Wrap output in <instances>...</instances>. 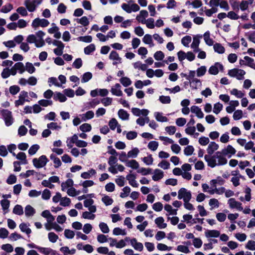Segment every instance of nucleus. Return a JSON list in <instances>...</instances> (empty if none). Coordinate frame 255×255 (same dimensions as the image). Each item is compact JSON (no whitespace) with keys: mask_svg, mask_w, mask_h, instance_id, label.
I'll return each mask as SVG.
<instances>
[{"mask_svg":"<svg viewBox=\"0 0 255 255\" xmlns=\"http://www.w3.org/2000/svg\"><path fill=\"white\" fill-rule=\"evenodd\" d=\"M204 159L207 162L208 166L211 168L224 165L228 161L226 157L221 151H217L212 155H205Z\"/></svg>","mask_w":255,"mask_h":255,"instance_id":"nucleus-1","label":"nucleus"},{"mask_svg":"<svg viewBox=\"0 0 255 255\" xmlns=\"http://www.w3.org/2000/svg\"><path fill=\"white\" fill-rule=\"evenodd\" d=\"M0 115L4 121L5 125L7 127L11 126L13 123V118L12 113L6 109H2L0 111Z\"/></svg>","mask_w":255,"mask_h":255,"instance_id":"nucleus-2","label":"nucleus"},{"mask_svg":"<svg viewBox=\"0 0 255 255\" xmlns=\"http://www.w3.org/2000/svg\"><path fill=\"white\" fill-rule=\"evenodd\" d=\"M48 161V158L44 155L40 156L38 158H34L32 160L33 165L37 168L43 167Z\"/></svg>","mask_w":255,"mask_h":255,"instance_id":"nucleus-3","label":"nucleus"},{"mask_svg":"<svg viewBox=\"0 0 255 255\" xmlns=\"http://www.w3.org/2000/svg\"><path fill=\"white\" fill-rule=\"evenodd\" d=\"M228 74L232 77H236L238 80H241L244 79L246 72L242 69L234 68L229 70Z\"/></svg>","mask_w":255,"mask_h":255,"instance_id":"nucleus-4","label":"nucleus"},{"mask_svg":"<svg viewBox=\"0 0 255 255\" xmlns=\"http://www.w3.org/2000/svg\"><path fill=\"white\" fill-rule=\"evenodd\" d=\"M178 198L183 199L184 202H189L191 199V193L184 188H181L178 191Z\"/></svg>","mask_w":255,"mask_h":255,"instance_id":"nucleus-5","label":"nucleus"},{"mask_svg":"<svg viewBox=\"0 0 255 255\" xmlns=\"http://www.w3.org/2000/svg\"><path fill=\"white\" fill-rule=\"evenodd\" d=\"M49 24V22L48 20L44 18L40 19L39 18H36L32 21L31 26L32 28L36 29L39 26L45 27Z\"/></svg>","mask_w":255,"mask_h":255,"instance_id":"nucleus-6","label":"nucleus"},{"mask_svg":"<svg viewBox=\"0 0 255 255\" xmlns=\"http://www.w3.org/2000/svg\"><path fill=\"white\" fill-rule=\"evenodd\" d=\"M228 204L231 209H236L240 211L243 210L242 203L237 201L234 198L229 199L228 201Z\"/></svg>","mask_w":255,"mask_h":255,"instance_id":"nucleus-7","label":"nucleus"},{"mask_svg":"<svg viewBox=\"0 0 255 255\" xmlns=\"http://www.w3.org/2000/svg\"><path fill=\"white\" fill-rule=\"evenodd\" d=\"M223 68L224 67L222 64L216 62L209 68L208 72L211 75H216L218 74L219 69L222 71Z\"/></svg>","mask_w":255,"mask_h":255,"instance_id":"nucleus-8","label":"nucleus"},{"mask_svg":"<svg viewBox=\"0 0 255 255\" xmlns=\"http://www.w3.org/2000/svg\"><path fill=\"white\" fill-rule=\"evenodd\" d=\"M222 154L226 156H228V158H230L232 155L236 153V149L231 145H228L227 147L222 149L221 151Z\"/></svg>","mask_w":255,"mask_h":255,"instance_id":"nucleus-9","label":"nucleus"},{"mask_svg":"<svg viewBox=\"0 0 255 255\" xmlns=\"http://www.w3.org/2000/svg\"><path fill=\"white\" fill-rule=\"evenodd\" d=\"M220 235V232L216 230H208L205 232V235L207 238H218Z\"/></svg>","mask_w":255,"mask_h":255,"instance_id":"nucleus-10","label":"nucleus"},{"mask_svg":"<svg viewBox=\"0 0 255 255\" xmlns=\"http://www.w3.org/2000/svg\"><path fill=\"white\" fill-rule=\"evenodd\" d=\"M121 86L120 84L117 83L114 87H112L111 90V92L113 95L117 96H122L123 95V92L121 90Z\"/></svg>","mask_w":255,"mask_h":255,"instance_id":"nucleus-11","label":"nucleus"},{"mask_svg":"<svg viewBox=\"0 0 255 255\" xmlns=\"http://www.w3.org/2000/svg\"><path fill=\"white\" fill-rule=\"evenodd\" d=\"M219 148V145L214 141L209 143L207 149L208 155H212L215 151L217 150Z\"/></svg>","mask_w":255,"mask_h":255,"instance_id":"nucleus-12","label":"nucleus"},{"mask_svg":"<svg viewBox=\"0 0 255 255\" xmlns=\"http://www.w3.org/2000/svg\"><path fill=\"white\" fill-rule=\"evenodd\" d=\"M130 244L134 250L141 252L143 249V246L141 243L137 242L135 238H133L130 240Z\"/></svg>","mask_w":255,"mask_h":255,"instance_id":"nucleus-13","label":"nucleus"},{"mask_svg":"<svg viewBox=\"0 0 255 255\" xmlns=\"http://www.w3.org/2000/svg\"><path fill=\"white\" fill-rule=\"evenodd\" d=\"M135 175L133 174H129L126 176V179L128 181V183L131 186L133 187H137L138 184L135 180Z\"/></svg>","mask_w":255,"mask_h":255,"instance_id":"nucleus-14","label":"nucleus"},{"mask_svg":"<svg viewBox=\"0 0 255 255\" xmlns=\"http://www.w3.org/2000/svg\"><path fill=\"white\" fill-rule=\"evenodd\" d=\"M191 112L192 113L196 114V116L200 119H202L204 117V114L202 112L200 108L196 106H192L191 107Z\"/></svg>","mask_w":255,"mask_h":255,"instance_id":"nucleus-15","label":"nucleus"},{"mask_svg":"<svg viewBox=\"0 0 255 255\" xmlns=\"http://www.w3.org/2000/svg\"><path fill=\"white\" fill-rule=\"evenodd\" d=\"M24 4L28 10L30 12H33L36 8L32 0H25Z\"/></svg>","mask_w":255,"mask_h":255,"instance_id":"nucleus-16","label":"nucleus"},{"mask_svg":"<svg viewBox=\"0 0 255 255\" xmlns=\"http://www.w3.org/2000/svg\"><path fill=\"white\" fill-rule=\"evenodd\" d=\"M26 41L29 43H34L36 47H41V46H38L39 45L38 44V40L35 34L29 35L26 38Z\"/></svg>","mask_w":255,"mask_h":255,"instance_id":"nucleus-17","label":"nucleus"},{"mask_svg":"<svg viewBox=\"0 0 255 255\" xmlns=\"http://www.w3.org/2000/svg\"><path fill=\"white\" fill-rule=\"evenodd\" d=\"M45 34V33L41 30L37 31L35 34L38 40V44L39 45V46H41V47L45 45V41L43 39Z\"/></svg>","mask_w":255,"mask_h":255,"instance_id":"nucleus-18","label":"nucleus"},{"mask_svg":"<svg viewBox=\"0 0 255 255\" xmlns=\"http://www.w3.org/2000/svg\"><path fill=\"white\" fill-rule=\"evenodd\" d=\"M163 172L158 169H156L154 171V174L152 177V179L155 181H158L163 177Z\"/></svg>","mask_w":255,"mask_h":255,"instance_id":"nucleus-19","label":"nucleus"},{"mask_svg":"<svg viewBox=\"0 0 255 255\" xmlns=\"http://www.w3.org/2000/svg\"><path fill=\"white\" fill-rule=\"evenodd\" d=\"M53 99L55 101H58L60 102H64L67 100V98L64 94H63L60 92H56L54 93Z\"/></svg>","mask_w":255,"mask_h":255,"instance_id":"nucleus-20","label":"nucleus"},{"mask_svg":"<svg viewBox=\"0 0 255 255\" xmlns=\"http://www.w3.org/2000/svg\"><path fill=\"white\" fill-rule=\"evenodd\" d=\"M203 37L207 45L210 46L214 45V41L210 38V33L209 31H207L204 33Z\"/></svg>","mask_w":255,"mask_h":255,"instance_id":"nucleus-21","label":"nucleus"},{"mask_svg":"<svg viewBox=\"0 0 255 255\" xmlns=\"http://www.w3.org/2000/svg\"><path fill=\"white\" fill-rule=\"evenodd\" d=\"M190 87L192 89H197L201 86V82L197 78L189 81Z\"/></svg>","mask_w":255,"mask_h":255,"instance_id":"nucleus-22","label":"nucleus"},{"mask_svg":"<svg viewBox=\"0 0 255 255\" xmlns=\"http://www.w3.org/2000/svg\"><path fill=\"white\" fill-rule=\"evenodd\" d=\"M126 165L133 169H137L139 168L138 163L134 159L126 161Z\"/></svg>","mask_w":255,"mask_h":255,"instance_id":"nucleus-23","label":"nucleus"},{"mask_svg":"<svg viewBox=\"0 0 255 255\" xmlns=\"http://www.w3.org/2000/svg\"><path fill=\"white\" fill-rule=\"evenodd\" d=\"M73 185V181L71 179H67L65 182L61 183V190L64 191L68 188H71Z\"/></svg>","mask_w":255,"mask_h":255,"instance_id":"nucleus-24","label":"nucleus"},{"mask_svg":"<svg viewBox=\"0 0 255 255\" xmlns=\"http://www.w3.org/2000/svg\"><path fill=\"white\" fill-rule=\"evenodd\" d=\"M142 41L145 44H148L150 47L154 46L152 36L149 34H146L144 36Z\"/></svg>","mask_w":255,"mask_h":255,"instance_id":"nucleus-25","label":"nucleus"},{"mask_svg":"<svg viewBox=\"0 0 255 255\" xmlns=\"http://www.w3.org/2000/svg\"><path fill=\"white\" fill-rule=\"evenodd\" d=\"M164 220L163 217H159L155 219V223L159 229H164L166 227L167 224L164 223Z\"/></svg>","mask_w":255,"mask_h":255,"instance_id":"nucleus-26","label":"nucleus"},{"mask_svg":"<svg viewBox=\"0 0 255 255\" xmlns=\"http://www.w3.org/2000/svg\"><path fill=\"white\" fill-rule=\"evenodd\" d=\"M96 174V170L94 169H91L87 172H83L81 174V177L84 179H89L91 176L95 175Z\"/></svg>","mask_w":255,"mask_h":255,"instance_id":"nucleus-27","label":"nucleus"},{"mask_svg":"<svg viewBox=\"0 0 255 255\" xmlns=\"http://www.w3.org/2000/svg\"><path fill=\"white\" fill-rule=\"evenodd\" d=\"M83 121L86 122L88 120L92 119L94 116V113L92 111H89L86 113L81 115Z\"/></svg>","mask_w":255,"mask_h":255,"instance_id":"nucleus-28","label":"nucleus"},{"mask_svg":"<svg viewBox=\"0 0 255 255\" xmlns=\"http://www.w3.org/2000/svg\"><path fill=\"white\" fill-rule=\"evenodd\" d=\"M50 158L53 160L55 168H57L61 165V160L54 154H51L50 156Z\"/></svg>","mask_w":255,"mask_h":255,"instance_id":"nucleus-29","label":"nucleus"},{"mask_svg":"<svg viewBox=\"0 0 255 255\" xmlns=\"http://www.w3.org/2000/svg\"><path fill=\"white\" fill-rule=\"evenodd\" d=\"M24 212L26 217H30L35 214V210L31 206L28 205L25 208Z\"/></svg>","mask_w":255,"mask_h":255,"instance_id":"nucleus-30","label":"nucleus"},{"mask_svg":"<svg viewBox=\"0 0 255 255\" xmlns=\"http://www.w3.org/2000/svg\"><path fill=\"white\" fill-rule=\"evenodd\" d=\"M213 48L215 52L219 54H223L225 52V48L219 43H216L213 45Z\"/></svg>","mask_w":255,"mask_h":255,"instance_id":"nucleus-31","label":"nucleus"},{"mask_svg":"<svg viewBox=\"0 0 255 255\" xmlns=\"http://www.w3.org/2000/svg\"><path fill=\"white\" fill-rule=\"evenodd\" d=\"M118 114L119 118L122 120L126 121L128 120L129 119V114L126 111L123 109H120L118 111Z\"/></svg>","mask_w":255,"mask_h":255,"instance_id":"nucleus-32","label":"nucleus"},{"mask_svg":"<svg viewBox=\"0 0 255 255\" xmlns=\"http://www.w3.org/2000/svg\"><path fill=\"white\" fill-rule=\"evenodd\" d=\"M109 58L112 60L118 61L119 63L122 62V58L119 56V54L116 51H112L109 55Z\"/></svg>","mask_w":255,"mask_h":255,"instance_id":"nucleus-33","label":"nucleus"},{"mask_svg":"<svg viewBox=\"0 0 255 255\" xmlns=\"http://www.w3.org/2000/svg\"><path fill=\"white\" fill-rule=\"evenodd\" d=\"M155 119L160 122H166L168 121L167 117L163 116L162 114L159 112H155L154 113Z\"/></svg>","mask_w":255,"mask_h":255,"instance_id":"nucleus-34","label":"nucleus"},{"mask_svg":"<svg viewBox=\"0 0 255 255\" xmlns=\"http://www.w3.org/2000/svg\"><path fill=\"white\" fill-rule=\"evenodd\" d=\"M12 212L13 214L17 215H22L23 214V209L22 207L20 205H16L13 209Z\"/></svg>","mask_w":255,"mask_h":255,"instance_id":"nucleus-35","label":"nucleus"},{"mask_svg":"<svg viewBox=\"0 0 255 255\" xmlns=\"http://www.w3.org/2000/svg\"><path fill=\"white\" fill-rule=\"evenodd\" d=\"M100 103V101L99 100L94 99L86 103V107L88 109L94 108L97 105L99 104Z\"/></svg>","mask_w":255,"mask_h":255,"instance_id":"nucleus-36","label":"nucleus"},{"mask_svg":"<svg viewBox=\"0 0 255 255\" xmlns=\"http://www.w3.org/2000/svg\"><path fill=\"white\" fill-rule=\"evenodd\" d=\"M229 2L233 10L236 12L239 11L240 2L238 0H229Z\"/></svg>","mask_w":255,"mask_h":255,"instance_id":"nucleus-37","label":"nucleus"},{"mask_svg":"<svg viewBox=\"0 0 255 255\" xmlns=\"http://www.w3.org/2000/svg\"><path fill=\"white\" fill-rule=\"evenodd\" d=\"M120 83L124 86V87H128L132 83L130 79L127 77H123L120 79Z\"/></svg>","mask_w":255,"mask_h":255,"instance_id":"nucleus-38","label":"nucleus"},{"mask_svg":"<svg viewBox=\"0 0 255 255\" xmlns=\"http://www.w3.org/2000/svg\"><path fill=\"white\" fill-rule=\"evenodd\" d=\"M75 20L78 23L84 26H86L89 25V21L88 20V18L86 16H84L82 17L81 18H77L75 19Z\"/></svg>","mask_w":255,"mask_h":255,"instance_id":"nucleus-39","label":"nucleus"},{"mask_svg":"<svg viewBox=\"0 0 255 255\" xmlns=\"http://www.w3.org/2000/svg\"><path fill=\"white\" fill-rule=\"evenodd\" d=\"M25 71L29 74H32L35 71V68L31 63L27 62L25 63Z\"/></svg>","mask_w":255,"mask_h":255,"instance_id":"nucleus-40","label":"nucleus"},{"mask_svg":"<svg viewBox=\"0 0 255 255\" xmlns=\"http://www.w3.org/2000/svg\"><path fill=\"white\" fill-rule=\"evenodd\" d=\"M19 228L21 232L25 233L28 235L31 233V229L24 223H21L19 225Z\"/></svg>","mask_w":255,"mask_h":255,"instance_id":"nucleus-41","label":"nucleus"},{"mask_svg":"<svg viewBox=\"0 0 255 255\" xmlns=\"http://www.w3.org/2000/svg\"><path fill=\"white\" fill-rule=\"evenodd\" d=\"M13 66L20 74H22L25 71V67L22 62H17Z\"/></svg>","mask_w":255,"mask_h":255,"instance_id":"nucleus-42","label":"nucleus"},{"mask_svg":"<svg viewBox=\"0 0 255 255\" xmlns=\"http://www.w3.org/2000/svg\"><path fill=\"white\" fill-rule=\"evenodd\" d=\"M102 201L105 204L106 206L111 205L114 202L112 198L106 195H104L102 198Z\"/></svg>","mask_w":255,"mask_h":255,"instance_id":"nucleus-43","label":"nucleus"},{"mask_svg":"<svg viewBox=\"0 0 255 255\" xmlns=\"http://www.w3.org/2000/svg\"><path fill=\"white\" fill-rule=\"evenodd\" d=\"M38 251L45 255H50L54 252L53 250L49 248H43L39 247Z\"/></svg>","mask_w":255,"mask_h":255,"instance_id":"nucleus-44","label":"nucleus"},{"mask_svg":"<svg viewBox=\"0 0 255 255\" xmlns=\"http://www.w3.org/2000/svg\"><path fill=\"white\" fill-rule=\"evenodd\" d=\"M133 67L135 69H141L142 71H145L147 68V66L145 64H142L140 61L133 63Z\"/></svg>","mask_w":255,"mask_h":255,"instance_id":"nucleus-45","label":"nucleus"},{"mask_svg":"<svg viewBox=\"0 0 255 255\" xmlns=\"http://www.w3.org/2000/svg\"><path fill=\"white\" fill-rule=\"evenodd\" d=\"M96 49L95 45L94 44H91L84 48V53L86 55H90Z\"/></svg>","mask_w":255,"mask_h":255,"instance_id":"nucleus-46","label":"nucleus"},{"mask_svg":"<svg viewBox=\"0 0 255 255\" xmlns=\"http://www.w3.org/2000/svg\"><path fill=\"white\" fill-rule=\"evenodd\" d=\"M139 152V151L137 148H134L128 152L127 156L129 158H135L137 156Z\"/></svg>","mask_w":255,"mask_h":255,"instance_id":"nucleus-47","label":"nucleus"},{"mask_svg":"<svg viewBox=\"0 0 255 255\" xmlns=\"http://www.w3.org/2000/svg\"><path fill=\"white\" fill-rule=\"evenodd\" d=\"M16 158L21 160L22 163L24 164H27L26 156L25 153L20 152L16 155Z\"/></svg>","mask_w":255,"mask_h":255,"instance_id":"nucleus-48","label":"nucleus"},{"mask_svg":"<svg viewBox=\"0 0 255 255\" xmlns=\"http://www.w3.org/2000/svg\"><path fill=\"white\" fill-rule=\"evenodd\" d=\"M49 83V86H51L52 85H54L55 86L61 87V84H60L58 82V80L55 77H50L48 79V81Z\"/></svg>","mask_w":255,"mask_h":255,"instance_id":"nucleus-49","label":"nucleus"},{"mask_svg":"<svg viewBox=\"0 0 255 255\" xmlns=\"http://www.w3.org/2000/svg\"><path fill=\"white\" fill-rule=\"evenodd\" d=\"M158 146V142L154 140L150 141L147 145L148 148L153 151L157 149Z\"/></svg>","mask_w":255,"mask_h":255,"instance_id":"nucleus-50","label":"nucleus"},{"mask_svg":"<svg viewBox=\"0 0 255 255\" xmlns=\"http://www.w3.org/2000/svg\"><path fill=\"white\" fill-rule=\"evenodd\" d=\"M92 78V74L90 72L85 73L82 77V83H86L89 81Z\"/></svg>","mask_w":255,"mask_h":255,"instance_id":"nucleus-51","label":"nucleus"},{"mask_svg":"<svg viewBox=\"0 0 255 255\" xmlns=\"http://www.w3.org/2000/svg\"><path fill=\"white\" fill-rule=\"evenodd\" d=\"M79 128L83 132H89L91 131L92 127L90 124L85 123L81 125Z\"/></svg>","mask_w":255,"mask_h":255,"instance_id":"nucleus-52","label":"nucleus"},{"mask_svg":"<svg viewBox=\"0 0 255 255\" xmlns=\"http://www.w3.org/2000/svg\"><path fill=\"white\" fill-rule=\"evenodd\" d=\"M0 204L2 209L5 211L6 210H8L10 205V202L7 199H3L1 200Z\"/></svg>","mask_w":255,"mask_h":255,"instance_id":"nucleus-53","label":"nucleus"},{"mask_svg":"<svg viewBox=\"0 0 255 255\" xmlns=\"http://www.w3.org/2000/svg\"><path fill=\"white\" fill-rule=\"evenodd\" d=\"M20 88L17 85H13L9 87V91L12 95L17 94L20 91Z\"/></svg>","mask_w":255,"mask_h":255,"instance_id":"nucleus-54","label":"nucleus"},{"mask_svg":"<svg viewBox=\"0 0 255 255\" xmlns=\"http://www.w3.org/2000/svg\"><path fill=\"white\" fill-rule=\"evenodd\" d=\"M194 151V148L193 146L188 145L185 148L184 153L186 156H190L193 154Z\"/></svg>","mask_w":255,"mask_h":255,"instance_id":"nucleus-55","label":"nucleus"},{"mask_svg":"<svg viewBox=\"0 0 255 255\" xmlns=\"http://www.w3.org/2000/svg\"><path fill=\"white\" fill-rule=\"evenodd\" d=\"M99 228L101 231L104 234L108 233L110 231L107 224L104 222H101L99 224Z\"/></svg>","mask_w":255,"mask_h":255,"instance_id":"nucleus-56","label":"nucleus"},{"mask_svg":"<svg viewBox=\"0 0 255 255\" xmlns=\"http://www.w3.org/2000/svg\"><path fill=\"white\" fill-rule=\"evenodd\" d=\"M231 94L235 96L238 98H242L244 96V93H243L241 91H239L237 89H233L231 91Z\"/></svg>","mask_w":255,"mask_h":255,"instance_id":"nucleus-57","label":"nucleus"},{"mask_svg":"<svg viewBox=\"0 0 255 255\" xmlns=\"http://www.w3.org/2000/svg\"><path fill=\"white\" fill-rule=\"evenodd\" d=\"M82 218L86 219L94 220L95 218V215L90 212H84L82 216Z\"/></svg>","mask_w":255,"mask_h":255,"instance_id":"nucleus-58","label":"nucleus"},{"mask_svg":"<svg viewBox=\"0 0 255 255\" xmlns=\"http://www.w3.org/2000/svg\"><path fill=\"white\" fill-rule=\"evenodd\" d=\"M207 71L206 67L202 66L197 69V75L198 77H201L205 75Z\"/></svg>","mask_w":255,"mask_h":255,"instance_id":"nucleus-59","label":"nucleus"},{"mask_svg":"<svg viewBox=\"0 0 255 255\" xmlns=\"http://www.w3.org/2000/svg\"><path fill=\"white\" fill-rule=\"evenodd\" d=\"M64 236L67 239H72L74 237L75 233L71 230L65 229L64 231Z\"/></svg>","mask_w":255,"mask_h":255,"instance_id":"nucleus-60","label":"nucleus"},{"mask_svg":"<svg viewBox=\"0 0 255 255\" xmlns=\"http://www.w3.org/2000/svg\"><path fill=\"white\" fill-rule=\"evenodd\" d=\"M122 190L123 192L121 193L120 197L122 198H124L127 197L129 195L131 190L128 186H126L123 188Z\"/></svg>","mask_w":255,"mask_h":255,"instance_id":"nucleus-61","label":"nucleus"},{"mask_svg":"<svg viewBox=\"0 0 255 255\" xmlns=\"http://www.w3.org/2000/svg\"><path fill=\"white\" fill-rule=\"evenodd\" d=\"M13 9V6L11 4L8 3L3 5L0 9V11L2 13H7Z\"/></svg>","mask_w":255,"mask_h":255,"instance_id":"nucleus-62","label":"nucleus"},{"mask_svg":"<svg viewBox=\"0 0 255 255\" xmlns=\"http://www.w3.org/2000/svg\"><path fill=\"white\" fill-rule=\"evenodd\" d=\"M48 239L51 243H55L58 239V236L53 232H50L48 235Z\"/></svg>","mask_w":255,"mask_h":255,"instance_id":"nucleus-63","label":"nucleus"},{"mask_svg":"<svg viewBox=\"0 0 255 255\" xmlns=\"http://www.w3.org/2000/svg\"><path fill=\"white\" fill-rule=\"evenodd\" d=\"M245 247L247 249L255 251V241L252 240L249 241Z\"/></svg>","mask_w":255,"mask_h":255,"instance_id":"nucleus-64","label":"nucleus"}]
</instances>
